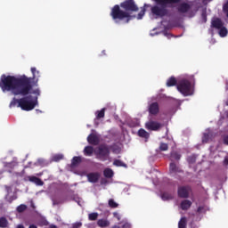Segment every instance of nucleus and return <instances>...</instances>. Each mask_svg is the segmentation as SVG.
Here are the masks:
<instances>
[{
	"label": "nucleus",
	"mask_w": 228,
	"mask_h": 228,
	"mask_svg": "<svg viewBox=\"0 0 228 228\" xmlns=\"http://www.w3.org/2000/svg\"><path fill=\"white\" fill-rule=\"evenodd\" d=\"M223 11L228 19V1L223 5Z\"/></svg>",
	"instance_id": "39"
},
{
	"label": "nucleus",
	"mask_w": 228,
	"mask_h": 228,
	"mask_svg": "<svg viewBox=\"0 0 228 228\" xmlns=\"http://www.w3.org/2000/svg\"><path fill=\"white\" fill-rule=\"evenodd\" d=\"M208 210H209V208H208V206H206V205L200 206L197 209V214L198 215H206V213H208Z\"/></svg>",
	"instance_id": "22"
},
{
	"label": "nucleus",
	"mask_w": 228,
	"mask_h": 228,
	"mask_svg": "<svg viewBox=\"0 0 228 228\" xmlns=\"http://www.w3.org/2000/svg\"><path fill=\"white\" fill-rule=\"evenodd\" d=\"M177 85V79L175 77H170L167 81V86H175Z\"/></svg>",
	"instance_id": "23"
},
{
	"label": "nucleus",
	"mask_w": 228,
	"mask_h": 228,
	"mask_svg": "<svg viewBox=\"0 0 228 228\" xmlns=\"http://www.w3.org/2000/svg\"><path fill=\"white\" fill-rule=\"evenodd\" d=\"M187 161H188V163H195V161H196L195 156L188 157Z\"/></svg>",
	"instance_id": "43"
},
{
	"label": "nucleus",
	"mask_w": 228,
	"mask_h": 228,
	"mask_svg": "<svg viewBox=\"0 0 228 228\" xmlns=\"http://www.w3.org/2000/svg\"><path fill=\"white\" fill-rule=\"evenodd\" d=\"M63 159V154H55L52 157V161H55L58 163V161H61Z\"/></svg>",
	"instance_id": "31"
},
{
	"label": "nucleus",
	"mask_w": 228,
	"mask_h": 228,
	"mask_svg": "<svg viewBox=\"0 0 228 228\" xmlns=\"http://www.w3.org/2000/svg\"><path fill=\"white\" fill-rule=\"evenodd\" d=\"M201 17L203 19V22H207L208 21V16L206 15V12H202Z\"/></svg>",
	"instance_id": "44"
},
{
	"label": "nucleus",
	"mask_w": 228,
	"mask_h": 228,
	"mask_svg": "<svg viewBox=\"0 0 228 228\" xmlns=\"http://www.w3.org/2000/svg\"><path fill=\"white\" fill-rule=\"evenodd\" d=\"M168 149V144L165 142H161L159 145V151H165Z\"/></svg>",
	"instance_id": "38"
},
{
	"label": "nucleus",
	"mask_w": 228,
	"mask_h": 228,
	"mask_svg": "<svg viewBox=\"0 0 228 228\" xmlns=\"http://www.w3.org/2000/svg\"><path fill=\"white\" fill-rule=\"evenodd\" d=\"M109 151H112L114 154H118L120 152V147L117 145L116 143L109 146Z\"/></svg>",
	"instance_id": "25"
},
{
	"label": "nucleus",
	"mask_w": 228,
	"mask_h": 228,
	"mask_svg": "<svg viewBox=\"0 0 228 228\" xmlns=\"http://www.w3.org/2000/svg\"><path fill=\"white\" fill-rule=\"evenodd\" d=\"M113 216L117 218L118 220H120V215H118L117 212L113 213Z\"/></svg>",
	"instance_id": "46"
},
{
	"label": "nucleus",
	"mask_w": 228,
	"mask_h": 228,
	"mask_svg": "<svg viewBox=\"0 0 228 228\" xmlns=\"http://www.w3.org/2000/svg\"><path fill=\"white\" fill-rule=\"evenodd\" d=\"M28 228H38V227H37V225L35 224H30Z\"/></svg>",
	"instance_id": "50"
},
{
	"label": "nucleus",
	"mask_w": 228,
	"mask_h": 228,
	"mask_svg": "<svg viewBox=\"0 0 228 228\" xmlns=\"http://www.w3.org/2000/svg\"><path fill=\"white\" fill-rule=\"evenodd\" d=\"M209 142V134H204L202 137V142L208 143Z\"/></svg>",
	"instance_id": "40"
},
{
	"label": "nucleus",
	"mask_w": 228,
	"mask_h": 228,
	"mask_svg": "<svg viewBox=\"0 0 228 228\" xmlns=\"http://www.w3.org/2000/svg\"><path fill=\"white\" fill-rule=\"evenodd\" d=\"M17 228H24V225L19 224V225L17 226Z\"/></svg>",
	"instance_id": "52"
},
{
	"label": "nucleus",
	"mask_w": 228,
	"mask_h": 228,
	"mask_svg": "<svg viewBox=\"0 0 228 228\" xmlns=\"http://www.w3.org/2000/svg\"><path fill=\"white\" fill-rule=\"evenodd\" d=\"M224 165H228V158H225L224 160Z\"/></svg>",
	"instance_id": "49"
},
{
	"label": "nucleus",
	"mask_w": 228,
	"mask_h": 228,
	"mask_svg": "<svg viewBox=\"0 0 228 228\" xmlns=\"http://www.w3.org/2000/svg\"><path fill=\"white\" fill-rule=\"evenodd\" d=\"M105 113H106V108H102L101 110H97L95 112L96 120H101V118H104Z\"/></svg>",
	"instance_id": "21"
},
{
	"label": "nucleus",
	"mask_w": 228,
	"mask_h": 228,
	"mask_svg": "<svg viewBox=\"0 0 228 228\" xmlns=\"http://www.w3.org/2000/svg\"><path fill=\"white\" fill-rule=\"evenodd\" d=\"M112 228H120V226L114 225Z\"/></svg>",
	"instance_id": "53"
},
{
	"label": "nucleus",
	"mask_w": 228,
	"mask_h": 228,
	"mask_svg": "<svg viewBox=\"0 0 228 228\" xmlns=\"http://www.w3.org/2000/svg\"><path fill=\"white\" fill-rule=\"evenodd\" d=\"M113 165L114 167H123L124 168H127V164L122 162L120 159H115Z\"/></svg>",
	"instance_id": "28"
},
{
	"label": "nucleus",
	"mask_w": 228,
	"mask_h": 228,
	"mask_svg": "<svg viewBox=\"0 0 228 228\" xmlns=\"http://www.w3.org/2000/svg\"><path fill=\"white\" fill-rule=\"evenodd\" d=\"M37 165H44V159H37Z\"/></svg>",
	"instance_id": "47"
},
{
	"label": "nucleus",
	"mask_w": 228,
	"mask_h": 228,
	"mask_svg": "<svg viewBox=\"0 0 228 228\" xmlns=\"http://www.w3.org/2000/svg\"><path fill=\"white\" fill-rule=\"evenodd\" d=\"M84 153H85V156H92V154H94V147L86 146L84 149Z\"/></svg>",
	"instance_id": "27"
},
{
	"label": "nucleus",
	"mask_w": 228,
	"mask_h": 228,
	"mask_svg": "<svg viewBox=\"0 0 228 228\" xmlns=\"http://www.w3.org/2000/svg\"><path fill=\"white\" fill-rule=\"evenodd\" d=\"M156 4L151 5L144 4V8L151 7V13L154 19H163V17H170L171 12L168 8H172V4L181 3V0H151Z\"/></svg>",
	"instance_id": "3"
},
{
	"label": "nucleus",
	"mask_w": 228,
	"mask_h": 228,
	"mask_svg": "<svg viewBox=\"0 0 228 228\" xmlns=\"http://www.w3.org/2000/svg\"><path fill=\"white\" fill-rule=\"evenodd\" d=\"M169 172L171 174H183V169L175 162H171L169 164Z\"/></svg>",
	"instance_id": "11"
},
{
	"label": "nucleus",
	"mask_w": 228,
	"mask_h": 228,
	"mask_svg": "<svg viewBox=\"0 0 228 228\" xmlns=\"http://www.w3.org/2000/svg\"><path fill=\"white\" fill-rule=\"evenodd\" d=\"M97 159L100 161H108L110 159V146L107 144H101L98 147Z\"/></svg>",
	"instance_id": "6"
},
{
	"label": "nucleus",
	"mask_w": 228,
	"mask_h": 228,
	"mask_svg": "<svg viewBox=\"0 0 228 228\" xmlns=\"http://www.w3.org/2000/svg\"><path fill=\"white\" fill-rule=\"evenodd\" d=\"M138 5L134 0H123L119 5L116 4L110 9V15L116 24L122 22V20H125L126 24H129V21L136 17L131 14L138 12Z\"/></svg>",
	"instance_id": "2"
},
{
	"label": "nucleus",
	"mask_w": 228,
	"mask_h": 228,
	"mask_svg": "<svg viewBox=\"0 0 228 228\" xmlns=\"http://www.w3.org/2000/svg\"><path fill=\"white\" fill-rule=\"evenodd\" d=\"M81 163V157H73L71 160V168L77 167Z\"/></svg>",
	"instance_id": "24"
},
{
	"label": "nucleus",
	"mask_w": 228,
	"mask_h": 228,
	"mask_svg": "<svg viewBox=\"0 0 228 228\" xmlns=\"http://www.w3.org/2000/svg\"><path fill=\"white\" fill-rule=\"evenodd\" d=\"M87 142L90 145H99V137L96 134H90L87 137Z\"/></svg>",
	"instance_id": "12"
},
{
	"label": "nucleus",
	"mask_w": 228,
	"mask_h": 228,
	"mask_svg": "<svg viewBox=\"0 0 228 228\" xmlns=\"http://www.w3.org/2000/svg\"><path fill=\"white\" fill-rule=\"evenodd\" d=\"M28 179L30 183L37 184V186H44V181L37 176H28Z\"/></svg>",
	"instance_id": "16"
},
{
	"label": "nucleus",
	"mask_w": 228,
	"mask_h": 228,
	"mask_svg": "<svg viewBox=\"0 0 228 228\" xmlns=\"http://www.w3.org/2000/svg\"><path fill=\"white\" fill-rule=\"evenodd\" d=\"M22 98L20 99V108L23 110V111H31V110H35V107L38 106V96L33 98L32 95H21Z\"/></svg>",
	"instance_id": "4"
},
{
	"label": "nucleus",
	"mask_w": 228,
	"mask_h": 228,
	"mask_svg": "<svg viewBox=\"0 0 228 228\" xmlns=\"http://www.w3.org/2000/svg\"><path fill=\"white\" fill-rule=\"evenodd\" d=\"M148 111L150 115H158L159 113V103L157 102L149 105Z\"/></svg>",
	"instance_id": "10"
},
{
	"label": "nucleus",
	"mask_w": 228,
	"mask_h": 228,
	"mask_svg": "<svg viewBox=\"0 0 228 228\" xmlns=\"http://www.w3.org/2000/svg\"><path fill=\"white\" fill-rule=\"evenodd\" d=\"M176 10L178 13L184 15V13H188L191 10V4L183 2L176 6Z\"/></svg>",
	"instance_id": "8"
},
{
	"label": "nucleus",
	"mask_w": 228,
	"mask_h": 228,
	"mask_svg": "<svg viewBox=\"0 0 228 228\" xmlns=\"http://www.w3.org/2000/svg\"><path fill=\"white\" fill-rule=\"evenodd\" d=\"M211 26L215 28V29H220L224 26V22H222L220 18H216L212 20Z\"/></svg>",
	"instance_id": "13"
},
{
	"label": "nucleus",
	"mask_w": 228,
	"mask_h": 228,
	"mask_svg": "<svg viewBox=\"0 0 228 228\" xmlns=\"http://www.w3.org/2000/svg\"><path fill=\"white\" fill-rule=\"evenodd\" d=\"M224 145H228V135H225L223 139Z\"/></svg>",
	"instance_id": "45"
},
{
	"label": "nucleus",
	"mask_w": 228,
	"mask_h": 228,
	"mask_svg": "<svg viewBox=\"0 0 228 228\" xmlns=\"http://www.w3.org/2000/svg\"><path fill=\"white\" fill-rule=\"evenodd\" d=\"M98 217H99V214L96 212H94V213H91L88 215V218L91 221H95V220H97Z\"/></svg>",
	"instance_id": "36"
},
{
	"label": "nucleus",
	"mask_w": 228,
	"mask_h": 228,
	"mask_svg": "<svg viewBox=\"0 0 228 228\" xmlns=\"http://www.w3.org/2000/svg\"><path fill=\"white\" fill-rule=\"evenodd\" d=\"M49 228H57V226L54 225V224H51V225L49 226Z\"/></svg>",
	"instance_id": "51"
},
{
	"label": "nucleus",
	"mask_w": 228,
	"mask_h": 228,
	"mask_svg": "<svg viewBox=\"0 0 228 228\" xmlns=\"http://www.w3.org/2000/svg\"><path fill=\"white\" fill-rule=\"evenodd\" d=\"M0 227L1 228L8 227V219H6V217H0Z\"/></svg>",
	"instance_id": "30"
},
{
	"label": "nucleus",
	"mask_w": 228,
	"mask_h": 228,
	"mask_svg": "<svg viewBox=\"0 0 228 228\" xmlns=\"http://www.w3.org/2000/svg\"><path fill=\"white\" fill-rule=\"evenodd\" d=\"M191 204L192 203L190 201V200H183L180 204V208L183 209V211H188V209L191 208Z\"/></svg>",
	"instance_id": "15"
},
{
	"label": "nucleus",
	"mask_w": 228,
	"mask_h": 228,
	"mask_svg": "<svg viewBox=\"0 0 228 228\" xmlns=\"http://www.w3.org/2000/svg\"><path fill=\"white\" fill-rule=\"evenodd\" d=\"M32 77L21 75L19 77L12 75H2L0 78V88L2 92H12V95H29L34 86H38L40 71L37 68H31Z\"/></svg>",
	"instance_id": "1"
},
{
	"label": "nucleus",
	"mask_w": 228,
	"mask_h": 228,
	"mask_svg": "<svg viewBox=\"0 0 228 228\" xmlns=\"http://www.w3.org/2000/svg\"><path fill=\"white\" fill-rule=\"evenodd\" d=\"M20 99H16V98H13L12 101L10 103V107L11 108H14V106H17L18 104V108H20Z\"/></svg>",
	"instance_id": "29"
},
{
	"label": "nucleus",
	"mask_w": 228,
	"mask_h": 228,
	"mask_svg": "<svg viewBox=\"0 0 228 228\" xmlns=\"http://www.w3.org/2000/svg\"><path fill=\"white\" fill-rule=\"evenodd\" d=\"M138 136H140V138H145V140H149L151 134L145 131V129L141 128L138 131Z\"/></svg>",
	"instance_id": "18"
},
{
	"label": "nucleus",
	"mask_w": 228,
	"mask_h": 228,
	"mask_svg": "<svg viewBox=\"0 0 228 228\" xmlns=\"http://www.w3.org/2000/svg\"><path fill=\"white\" fill-rule=\"evenodd\" d=\"M145 127L148 131H159L163 127V125L158 121L149 120L145 123Z\"/></svg>",
	"instance_id": "7"
},
{
	"label": "nucleus",
	"mask_w": 228,
	"mask_h": 228,
	"mask_svg": "<svg viewBox=\"0 0 228 228\" xmlns=\"http://www.w3.org/2000/svg\"><path fill=\"white\" fill-rule=\"evenodd\" d=\"M176 88L178 92L185 97H188V95H193V86H191V82L188 79L180 80Z\"/></svg>",
	"instance_id": "5"
},
{
	"label": "nucleus",
	"mask_w": 228,
	"mask_h": 228,
	"mask_svg": "<svg viewBox=\"0 0 228 228\" xmlns=\"http://www.w3.org/2000/svg\"><path fill=\"white\" fill-rule=\"evenodd\" d=\"M169 159L174 162V161H179L181 159V153H179L176 151H173L170 152Z\"/></svg>",
	"instance_id": "17"
},
{
	"label": "nucleus",
	"mask_w": 228,
	"mask_h": 228,
	"mask_svg": "<svg viewBox=\"0 0 228 228\" xmlns=\"http://www.w3.org/2000/svg\"><path fill=\"white\" fill-rule=\"evenodd\" d=\"M160 197L162 200H172L174 199V195L167 191L161 192Z\"/></svg>",
	"instance_id": "19"
},
{
	"label": "nucleus",
	"mask_w": 228,
	"mask_h": 228,
	"mask_svg": "<svg viewBox=\"0 0 228 228\" xmlns=\"http://www.w3.org/2000/svg\"><path fill=\"white\" fill-rule=\"evenodd\" d=\"M109 206H110L112 209H115V208H118V203L115 202V200L110 199V200H109Z\"/></svg>",
	"instance_id": "34"
},
{
	"label": "nucleus",
	"mask_w": 228,
	"mask_h": 228,
	"mask_svg": "<svg viewBox=\"0 0 228 228\" xmlns=\"http://www.w3.org/2000/svg\"><path fill=\"white\" fill-rule=\"evenodd\" d=\"M26 209H28V206L21 204L20 206L17 207L16 211L18 213H24V211H26Z\"/></svg>",
	"instance_id": "33"
},
{
	"label": "nucleus",
	"mask_w": 228,
	"mask_h": 228,
	"mask_svg": "<svg viewBox=\"0 0 228 228\" xmlns=\"http://www.w3.org/2000/svg\"><path fill=\"white\" fill-rule=\"evenodd\" d=\"M100 177H101V175H99V173H89L87 175V179L89 183H97Z\"/></svg>",
	"instance_id": "14"
},
{
	"label": "nucleus",
	"mask_w": 228,
	"mask_h": 228,
	"mask_svg": "<svg viewBox=\"0 0 228 228\" xmlns=\"http://www.w3.org/2000/svg\"><path fill=\"white\" fill-rule=\"evenodd\" d=\"M227 33H228L227 28L223 26L221 28H219V36L220 37H227Z\"/></svg>",
	"instance_id": "32"
},
{
	"label": "nucleus",
	"mask_w": 228,
	"mask_h": 228,
	"mask_svg": "<svg viewBox=\"0 0 228 228\" xmlns=\"http://www.w3.org/2000/svg\"><path fill=\"white\" fill-rule=\"evenodd\" d=\"M178 228H186V217H182L178 223Z\"/></svg>",
	"instance_id": "35"
},
{
	"label": "nucleus",
	"mask_w": 228,
	"mask_h": 228,
	"mask_svg": "<svg viewBox=\"0 0 228 228\" xmlns=\"http://www.w3.org/2000/svg\"><path fill=\"white\" fill-rule=\"evenodd\" d=\"M30 94H34L35 95H37V96H39L40 95V89H35V90H31L30 91V93L28 94V95Z\"/></svg>",
	"instance_id": "41"
},
{
	"label": "nucleus",
	"mask_w": 228,
	"mask_h": 228,
	"mask_svg": "<svg viewBox=\"0 0 228 228\" xmlns=\"http://www.w3.org/2000/svg\"><path fill=\"white\" fill-rule=\"evenodd\" d=\"M145 12H146L145 7H143L137 15L138 20H142V19H143V15H145Z\"/></svg>",
	"instance_id": "37"
},
{
	"label": "nucleus",
	"mask_w": 228,
	"mask_h": 228,
	"mask_svg": "<svg viewBox=\"0 0 228 228\" xmlns=\"http://www.w3.org/2000/svg\"><path fill=\"white\" fill-rule=\"evenodd\" d=\"M30 206L32 209H37V207L35 206V203H33V201L30 202Z\"/></svg>",
	"instance_id": "48"
},
{
	"label": "nucleus",
	"mask_w": 228,
	"mask_h": 228,
	"mask_svg": "<svg viewBox=\"0 0 228 228\" xmlns=\"http://www.w3.org/2000/svg\"><path fill=\"white\" fill-rule=\"evenodd\" d=\"M97 224L99 227H108L110 225V222L106 219H99Z\"/></svg>",
	"instance_id": "26"
},
{
	"label": "nucleus",
	"mask_w": 228,
	"mask_h": 228,
	"mask_svg": "<svg viewBox=\"0 0 228 228\" xmlns=\"http://www.w3.org/2000/svg\"><path fill=\"white\" fill-rule=\"evenodd\" d=\"M103 175L107 179H111V177H113V175H114L113 169H111V168H105L103 170Z\"/></svg>",
	"instance_id": "20"
},
{
	"label": "nucleus",
	"mask_w": 228,
	"mask_h": 228,
	"mask_svg": "<svg viewBox=\"0 0 228 228\" xmlns=\"http://www.w3.org/2000/svg\"><path fill=\"white\" fill-rule=\"evenodd\" d=\"M190 191H191L190 186H180L178 187V197L180 199H188L190 197Z\"/></svg>",
	"instance_id": "9"
},
{
	"label": "nucleus",
	"mask_w": 228,
	"mask_h": 228,
	"mask_svg": "<svg viewBox=\"0 0 228 228\" xmlns=\"http://www.w3.org/2000/svg\"><path fill=\"white\" fill-rule=\"evenodd\" d=\"M82 226H83V223L82 222H77V223L72 224V228H80Z\"/></svg>",
	"instance_id": "42"
}]
</instances>
